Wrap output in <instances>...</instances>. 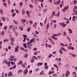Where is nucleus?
<instances>
[{"instance_id":"23","label":"nucleus","mask_w":77,"mask_h":77,"mask_svg":"<svg viewBox=\"0 0 77 77\" xmlns=\"http://www.w3.org/2000/svg\"><path fill=\"white\" fill-rule=\"evenodd\" d=\"M28 54H26L25 55L23 56L24 57H25L26 58H27L28 57Z\"/></svg>"},{"instance_id":"27","label":"nucleus","mask_w":77,"mask_h":77,"mask_svg":"<svg viewBox=\"0 0 77 77\" xmlns=\"http://www.w3.org/2000/svg\"><path fill=\"white\" fill-rule=\"evenodd\" d=\"M61 49L62 50H63V51H66V52H67V51L66 49H65L64 48H63V47H62Z\"/></svg>"},{"instance_id":"21","label":"nucleus","mask_w":77,"mask_h":77,"mask_svg":"<svg viewBox=\"0 0 77 77\" xmlns=\"http://www.w3.org/2000/svg\"><path fill=\"white\" fill-rule=\"evenodd\" d=\"M75 19H76V16H73V17L72 18V20L73 21H75Z\"/></svg>"},{"instance_id":"7","label":"nucleus","mask_w":77,"mask_h":77,"mask_svg":"<svg viewBox=\"0 0 77 77\" xmlns=\"http://www.w3.org/2000/svg\"><path fill=\"white\" fill-rule=\"evenodd\" d=\"M28 70H27V69H26L25 70H24V71L23 72L24 75H26V74L27 73H28Z\"/></svg>"},{"instance_id":"37","label":"nucleus","mask_w":77,"mask_h":77,"mask_svg":"<svg viewBox=\"0 0 77 77\" xmlns=\"http://www.w3.org/2000/svg\"><path fill=\"white\" fill-rule=\"evenodd\" d=\"M45 69H48V66L47 65L46 66H45Z\"/></svg>"},{"instance_id":"36","label":"nucleus","mask_w":77,"mask_h":77,"mask_svg":"<svg viewBox=\"0 0 77 77\" xmlns=\"http://www.w3.org/2000/svg\"><path fill=\"white\" fill-rule=\"evenodd\" d=\"M63 35L64 36H66V35H67L66 32H64Z\"/></svg>"},{"instance_id":"62","label":"nucleus","mask_w":77,"mask_h":77,"mask_svg":"<svg viewBox=\"0 0 77 77\" xmlns=\"http://www.w3.org/2000/svg\"><path fill=\"white\" fill-rule=\"evenodd\" d=\"M4 33H5V32H4V31H2V36H3V35H4Z\"/></svg>"},{"instance_id":"47","label":"nucleus","mask_w":77,"mask_h":77,"mask_svg":"<svg viewBox=\"0 0 77 77\" xmlns=\"http://www.w3.org/2000/svg\"><path fill=\"white\" fill-rule=\"evenodd\" d=\"M7 29V26H5L4 27V30H5V29Z\"/></svg>"},{"instance_id":"51","label":"nucleus","mask_w":77,"mask_h":77,"mask_svg":"<svg viewBox=\"0 0 77 77\" xmlns=\"http://www.w3.org/2000/svg\"><path fill=\"white\" fill-rule=\"evenodd\" d=\"M11 13H14V9L11 10Z\"/></svg>"},{"instance_id":"48","label":"nucleus","mask_w":77,"mask_h":77,"mask_svg":"<svg viewBox=\"0 0 77 77\" xmlns=\"http://www.w3.org/2000/svg\"><path fill=\"white\" fill-rule=\"evenodd\" d=\"M15 11H16V12L17 14H19V11H17V10L16 9H15Z\"/></svg>"},{"instance_id":"20","label":"nucleus","mask_w":77,"mask_h":77,"mask_svg":"<svg viewBox=\"0 0 77 77\" xmlns=\"http://www.w3.org/2000/svg\"><path fill=\"white\" fill-rule=\"evenodd\" d=\"M13 21L14 24H18V22H17V21L14 20H13Z\"/></svg>"},{"instance_id":"61","label":"nucleus","mask_w":77,"mask_h":77,"mask_svg":"<svg viewBox=\"0 0 77 77\" xmlns=\"http://www.w3.org/2000/svg\"><path fill=\"white\" fill-rule=\"evenodd\" d=\"M4 50H6L7 51H8V48H6L4 49Z\"/></svg>"},{"instance_id":"60","label":"nucleus","mask_w":77,"mask_h":77,"mask_svg":"<svg viewBox=\"0 0 77 77\" xmlns=\"http://www.w3.org/2000/svg\"><path fill=\"white\" fill-rule=\"evenodd\" d=\"M36 50H37V48H33V50L36 51Z\"/></svg>"},{"instance_id":"9","label":"nucleus","mask_w":77,"mask_h":77,"mask_svg":"<svg viewBox=\"0 0 77 77\" xmlns=\"http://www.w3.org/2000/svg\"><path fill=\"white\" fill-rule=\"evenodd\" d=\"M23 36L24 37V39L23 40V42H25L26 40V38L27 37V35H23Z\"/></svg>"},{"instance_id":"52","label":"nucleus","mask_w":77,"mask_h":77,"mask_svg":"<svg viewBox=\"0 0 77 77\" xmlns=\"http://www.w3.org/2000/svg\"><path fill=\"white\" fill-rule=\"evenodd\" d=\"M38 53V52H35L34 53V54L35 55H36L37 54V53Z\"/></svg>"},{"instance_id":"15","label":"nucleus","mask_w":77,"mask_h":77,"mask_svg":"<svg viewBox=\"0 0 77 77\" xmlns=\"http://www.w3.org/2000/svg\"><path fill=\"white\" fill-rule=\"evenodd\" d=\"M50 26V23H48V24H47V25L46 26V29H48Z\"/></svg>"},{"instance_id":"64","label":"nucleus","mask_w":77,"mask_h":77,"mask_svg":"<svg viewBox=\"0 0 77 77\" xmlns=\"http://www.w3.org/2000/svg\"><path fill=\"white\" fill-rule=\"evenodd\" d=\"M3 5H4L5 7H6V3H3Z\"/></svg>"},{"instance_id":"35","label":"nucleus","mask_w":77,"mask_h":77,"mask_svg":"<svg viewBox=\"0 0 77 77\" xmlns=\"http://www.w3.org/2000/svg\"><path fill=\"white\" fill-rule=\"evenodd\" d=\"M40 25L42 27L43 26V23L42 22H40Z\"/></svg>"},{"instance_id":"63","label":"nucleus","mask_w":77,"mask_h":77,"mask_svg":"<svg viewBox=\"0 0 77 77\" xmlns=\"http://www.w3.org/2000/svg\"><path fill=\"white\" fill-rule=\"evenodd\" d=\"M37 25V23L35 22V28H36V26Z\"/></svg>"},{"instance_id":"12","label":"nucleus","mask_w":77,"mask_h":77,"mask_svg":"<svg viewBox=\"0 0 77 77\" xmlns=\"http://www.w3.org/2000/svg\"><path fill=\"white\" fill-rule=\"evenodd\" d=\"M31 29V27H29V28L28 27L27 28V31H28V32H29Z\"/></svg>"},{"instance_id":"50","label":"nucleus","mask_w":77,"mask_h":77,"mask_svg":"<svg viewBox=\"0 0 77 77\" xmlns=\"http://www.w3.org/2000/svg\"><path fill=\"white\" fill-rule=\"evenodd\" d=\"M74 5H75V4H76V3H77V1L76 0H74Z\"/></svg>"},{"instance_id":"41","label":"nucleus","mask_w":77,"mask_h":77,"mask_svg":"<svg viewBox=\"0 0 77 77\" xmlns=\"http://www.w3.org/2000/svg\"><path fill=\"white\" fill-rule=\"evenodd\" d=\"M23 5V3H22V2H20V6H22Z\"/></svg>"},{"instance_id":"43","label":"nucleus","mask_w":77,"mask_h":77,"mask_svg":"<svg viewBox=\"0 0 77 77\" xmlns=\"http://www.w3.org/2000/svg\"><path fill=\"white\" fill-rule=\"evenodd\" d=\"M53 76H57V75L56 73H54L53 75Z\"/></svg>"},{"instance_id":"3","label":"nucleus","mask_w":77,"mask_h":77,"mask_svg":"<svg viewBox=\"0 0 77 77\" xmlns=\"http://www.w3.org/2000/svg\"><path fill=\"white\" fill-rule=\"evenodd\" d=\"M35 38H33L31 39V40H30L29 42H28L27 43V45H30V43H32L33 41L35 40Z\"/></svg>"},{"instance_id":"59","label":"nucleus","mask_w":77,"mask_h":77,"mask_svg":"<svg viewBox=\"0 0 77 77\" xmlns=\"http://www.w3.org/2000/svg\"><path fill=\"white\" fill-rule=\"evenodd\" d=\"M20 64H21V65H22V64H23V62H22V60H20Z\"/></svg>"},{"instance_id":"55","label":"nucleus","mask_w":77,"mask_h":77,"mask_svg":"<svg viewBox=\"0 0 77 77\" xmlns=\"http://www.w3.org/2000/svg\"><path fill=\"white\" fill-rule=\"evenodd\" d=\"M62 10L63 12H65V7L64 8L62 9Z\"/></svg>"},{"instance_id":"40","label":"nucleus","mask_w":77,"mask_h":77,"mask_svg":"<svg viewBox=\"0 0 77 77\" xmlns=\"http://www.w3.org/2000/svg\"><path fill=\"white\" fill-rule=\"evenodd\" d=\"M1 18L2 19V21H5V20H6V19H5V18L3 17H2Z\"/></svg>"},{"instance_id":"14","label":"nucleus","mask_w":77,"mask_h":77,"mask_svg":"<svg viewBox=\"0 0 77 77\" xmlns=\"http://www.w3.org/2000/svg\"><path fill=\"white\" fill-rule=\"evenodd\" d=\"M12 73L11 72H10L8 74V77L12 76Z\"/></svg>"},{"instance_id":"13","label":"nucleus","mask_w":77,"mask_h":77,"mask_svg":"<svg viewBox=\"0 0 77 77\" xmlns=\"http://www.w3.org/2000/svg\"><path fill=\"white\" fill-rule=\"evenodd\" d=\"M37 64L38 66H42L43 64V63H42L40 62L38 63Z\"/></svg>"},{"instance_id":"10","label":"nucleus","mask_w":77,"mask_h":77,"mask_svg":"<svg viewBox=\"0 0 77 77\" xmlns=\"http://www.w3.org/2000/svg\"><path fill=\"white\" fill-rule=\"evenodd\" d=\"M55 60H57V61H61L62 60V59L61 58H56Z\"/></svg>"},{"instance_id":"28","label":"nucleus","mask_w":77,"mask_h":77,"mask_svg":"<svg viewBox=\"0 0 77 77\" xmlns=\"http://www.w3.org/2000/svg\"><path fill=\"white\" fill-rule=\"evenodd\" d=\"M33 58L35 60H38V58H37V57H36V56H33Z\"/></svg>"},{"instance_id":"49","label":"nucleus","mask_w":77,"mask_h":77,"mask_svg":"<svg viewBox=\"0 0 77 77\" xmlns=\"http://www.w3.org/2000/svg\"><path fill=\"white\" fill-rule=\"evenodd\" d=\"M60 45L61 46H64V45L63 43H60Z\"/></svg>"},{"instance_id":"33","label":"nucleus","mask_w":77,"mask_h":77,"mask_svg":"<svg viewBox=\"0 0 77 77\" xmlns=\"http://www.w3.org/2000/svg\"><path fill=\"white\" fill-rule=\"evenodd\" d=\"M69 6H67L66 7H65V10H66V9H68Z\"/></svg>"},{"instance_id":"54","label":"nucleus","mask_w":77,"mask_h":77,"mask_svg":"<svg viewBox=\"0 0 77 77\" xmlns=\"http://www.w3.org/2000/svg\"><path fill=\"white\" fill-rule=\"evenodd\" d=\"M29 23H30V24L32 25V20H30V21H29Z\"/></svg>"},{"instance_id":"24","label":"nucleus","mask_w":77,"mask_h":77,"mask_svg":"<svg viewBox=\"0 0 77 77\" xmlns=\"http://www.w3.org/2000/svg\"><path fill=\"white\" fill-rule=\"evenodd\" d=\"M26 14H27L28 17L29 14H30V13L29 11H27L26 12Z\"/></svg>"},{"instance_id":"44","label":"nucleus","mask_w":77,"mask_h":77,"mask_svg":"<svg viewBox=\"0 0 77 77\" xmlns=\"http://www.w3.org/2000/svg\"><path fill=\"white\" fill-rule=\"evenodd\" d=\"M0 12L2 14V15H3V11H2V9H1L0 10Z\"/></svg>"},{"instance_id":"16","label":"nucleus","mask_w":77,"mask_h":77,"mask_svg":"<svg viewBox=\"0 0 77 77\" xmlns=\"http://www.w3.org/2000/svg\"><path fill=\"white\" fill-rule=\"evenodd\" d=\"M44 71H43V70H42V71H41V72L40 73V75H44Z\"/></svg>"},{"instance_id":"32","label":"nucleus","mask_w":77,"mask_h":77,"mask_svg":"<svg viewBox=\"0 0 77 77\" xmlns=\"http://www.w3.org/2000/svg\"><path fill=\"white\" fill-rule=\"evenodd\" d=\"M52 55H53L52 54H50L49 55H48V57L50 58H51V57H52Z\"/></svg>"},{"instance_id":"19","label":"nucleus","mask_w":77,"mask_h":77,"mask_svg":"<svg viewBox=\"0 0 77 77\" xmlns=\"http://www.w3.org/2000/svg\"><path fill=\"white\" fill-rule=\"evenodd\" d=\"M21 22L23 23H24L26 22V20H25V19H21Z\"/></svg>"},{"instance_id":"57","label":"nucleus","mask_w":77,"mask_h":77,"mask_svg":"<svg viewBox=\"0 0 77 77\" xmlns=\"http://www.w3.org/2000/svg\"><path fill=\"white\" fill-rule=\"evenodd\" d=\"M12 27V25H11L9 26V28L10 29H11V28Z\"/></svg>"},{"instance_id":"11","label":"nucleus","mask_w":77,"mask_h":77,"mask_svg":"<svg viewBox=\"0 0 77 77\" xmlns=\"http://www.w3.org/2000/svg\"><path fill=\"white\" fill-rule=\"evenodd\" d=\"M10 40L11 41H14V39L13 38H12V36H11V35H10Z\"/></svg>"},{"instance_id":"34","label":"nucleus","mask_w":77,"mask_h":77,"mask_svg":"<svg viewBox=\"0 0 77 77\" xmlns=\"http://www.w3.org/2000/svg\"><path fill=\"white\" fill-rule=\"evenodd\" d=\"M54 67H56V68H58V66H57V64H54Z\"/></svg>"},{"instance_id":"8","label":"nucleus","mask_w":77,"mask_h":77,"mask_svg":"<svg viewBox=\"0 0 77 77\" xmlns=\"http://www.w3.org/2000/svg\"><path fill=\"white\" fill-rule=\"evenodd\" d=\"M48 39L49 40H50L51 43H52L53 45H55V43L54 42H53V41L52 40L51 38H48Z\"/></svg>"},{"instance_id":"25","label":"nucleus","mask_w":77,"mask_h":77,"mask_svg":"<svg viewBox=\"0 0 77 77\" xmlns=\"http://www.w3.org/2000/svg\"><path fill=\"white\" fill-rule=\"evenodd\" d=\"M71 55H72V56L73 57H75L77 56V55H75V54H71Z\"/></svg>"},{"instance_id":"42","label":"nucleus","mask_w":77,"mask_h":77,"mask_svg":"<svg viewBox=\"0 0 77 77\" xmlns=\"http://www.w3.org/2000/svg\"><path fill=\"white\" fill-rule=\"evenodd\" d=\"M15 15H16V13H14V14H13L12 15V17H14Z\"/></svg>"},{"instance_id":"53","label":"nucleus","mask_w":77,"mask_h":77,"mask_svg":"<svg viewBox=\"0 0 77 77\" xmlns=\"http://www.w3.org/2000/svg\"><path fill=\"white\" fill-rule=\"evenodd\" d=\"M22 13L23 14H25V12L24 11V10H22Z\"/></svg>"},{"instance_id":"4","label":"nucleus","mask_w":77,"mask_h":77,"mask_svg":"<svg viewBox=\"0 0 77 77\" xmlns=\"http://www.w3.org/2000/svg\"><path fill=\"white\" fill-rule=\"evenodd\" d=\"M5 64H7V65H8V66H11V62H7V60H5Z\"/></svg>"},{"instance_id":"58","label":"nucleus","mask_w":77,"mask_h":77,"mask_svg":"<svg viewBox=\"0 0 77 77\" xmlns=\"http://www.w3.org/2000/svg\"><path fill=\"white\" fill-rule=\"evenodd\" d=\"M47 10V9H44V11H43L44 12H45H45H46V11Z\"/></svg>"},{"instance_id":"26","label":"nucleus","mask_w":77,"mask_h":77,"mask_svg":"<svg viewBox=\"0 0 77 77\" xmlns=\"http://www.w3.org/2000/svg\"><path fill=\"white\" fill-rule=\"evenodd\" d=\"M23 47L25 48H27V47L26 46V43H24L23 45Z\"/></svg>"},{"instance_id":"17","label":"nucleus","mask_w":77,"mask_h":77,"mask_svg":"<svg viewBox=\"0 0 77 77\" xmlns=\"http://www.w3.org/2000/svg\"><path fill=\"white\" fill-rule=\"evenodd\" d=\"M68 30H69V33H70V34L72 33L73 31H72V29H68Z\"/></svg>"},{"instance_id":"45","label":"nucleus","mask_w":77,"mask_h":77,"mask_svg":"<svg viewBox=\"0 0 77 77\" xmlns=\"http://www.w3.org/2000/svg\"><path fill=\"white\" fill-rule=\"evenodd\" d=\"M71 46H69V47H68V48L69 49H71Z\"/></svg>"},{"instance_id":"39","label":"nucleus","mask_w":77,"mask_h":77,"mask_svg":"<svg viewBox=\"0 0 77 77\" xmlns=\"http://www.w3.org/2000/svg\"><path fill=\"white\" fill-rule=\"evenodd\" d=\"M60 52L61 54H62L63 53V52H62V51H61V49L60 50Z\"/></svg>"},{"instance_id":"6","label":"nucleus","mask_w":77,"mask_h":77,"mask_svg":"<svg viewBox=\"0 0 77 77\" xmlns=\"http://www.w3.org/2000/svg\"><path fill=\"white\" fill-rule=\"evenodd\" d=\"M19 47V46H17L16 48H15V50L14 51L15 52H17V51H18V48Z\"/></svg>"},{"instance_id":"18","label":"nucleus","mask_w":77,"mask_h":77,"mask_svg":"<svg viewBox=\"0 0 77 77\" xmlns=\"http://www.w3.org/2000/svg\"><path fill=\"white\" fill-rule=\"evenodd\" d=\"M75 7H74L73 8V12H74V13L75 14V15H77V14L76 13V12L75 11Z\"/></svg>"},{"instance_id":"38","label":"nucleus","mask_w":77,"mask_h":77,"mask_svg":"<svg viewBox=\"0 0 77 77\" xmlns=\"http://www.w3.org/2000/svg\"><path fill=\"white\" fill-rule=\"evenodd\" d=\"M4 42H8V39H5L4 40Z\"/></svg>"},{"instance_id":"5","label":"nucleus","mask_w":77,"mask_h":77,"mask_svg":"<svg viewBox=\"0 0 77 77\" xmlns=\"http://www.w3.org/2000/svg\"><path fill=\"white\" fill-rule=\"evenodd\" d=\"M70 74V72L68 70H67V72L66 73V77H68V75H69Z\"/></svg>"},{"instance_id":"56","label":"nucleus","mask_w":77,"mask_h":77,"mask_svg":"<svg viewBox=\"0 0 77 77\" xmlns=\"http://www.w3.org/2000/svg\"><path fill=\"white\" fill-rule=\"evenodd\" d=\"M48 48H52V46L51 45H49L48 46Z\"/></svg>"},{"instance_id":"29","label":"nucleus","mask_w":77,"mask_h":77,"mask_svg":"<svg viewBox=\"0 0 77 77\" xmlns=\"http://www.w3.org/2000/svg\"><path fill=\"white\" fill-rule=\"evenodd\" d=\"M22 66L23 67H24V68L26 67V66L25 65V64H23V62H22Z\"/></svg>"},{"instance_id":"22","label":"nucleus","mask_w":77,"mask_h":77,"mask_svg":"<svg viewBox=\"0 0 77 77\" xmlns=\"http://www.w3.org/2000/svg\"><path fill=\"white\" fill-rule=\"evenodd\" d=\"M16 67V65H15L13 67H10V69L11 70L12 69H14V68H15Z\"/></svg>"},{"instance_id":"31","label":"nucleus","mask_w":77,"mask_h":77,"mask_svg":"<svg viewBox=\"0 0 77 77\" xmlns=\"http://www.w3.org/2000/svg\"><path fill=\"white\" fill-rule=\"evenodd\" d=\"M34 59H33V58H32L31 60H30V62L31 63H33L34 62Z\"/></svg>"},{"instance_id":"46","label":"nucleus","mask_w":77,"mask_h":77,"mask_svg":"<svg viewBox=\"0 0 77 77\" xmlns=\"http://www.w3.org/2000/svg\"><path fill=\"white\" fill-rule=\"evenodd\" d=\"M29 6L30 7V8H33V7L32 5H31V4H30V5H29Z\"/></svg>"},{"instance_id":"30","label":"nucleus","mask_w":77,"mask_h":77,"mask_svg":"<svg viewBox=\"0 0 77 77\" xmlns=\"http://www.w3.org/2000/svg\"><path fill=\"white\" fill-rule=\"evenodd\" d=\"M73 74H74V75H75V76L74 75V77H77L76 75V74L75 72H73Z\"/></svg>"},{"instance_id":"2","label":"nucleus","mask_w":77,"mask_h":77,"mask_svg":"<svg viewBox=\"0 0 77 77\" xmlns=\"http://www.w3.org/2000/svg\"><path fill=\"white\" fill-rule=\"evenodd\" d=\"M53 36L54 37H53V36H51V38H53V39H55V40H57V37H56L57 36V35L56 34H54Z\"/></svg>"},{"instance_id":"1","label":"nucleus","mask_w":77,"mask_h":77,"mask_svg":"<svg viewBox=\"0 0 77 77\" xmlns=\"http://www.w3.org/2000/svg\"><path fill=\"white\" fill-rule=\"evenodd\" d=\"M59 25H61V26H62L63 28H65L66 26L67 25L66 24H65V23H64V22H63L62 23H59Z\"/></svg>"}]
</instances>
